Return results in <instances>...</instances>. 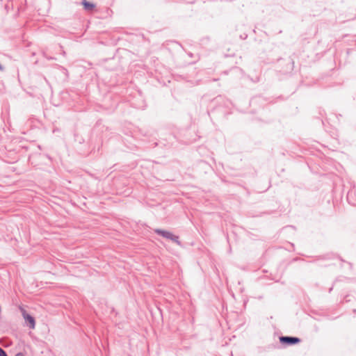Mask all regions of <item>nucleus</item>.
Masks as SVG:
<instances>
[{
  "instance_id": "7",
  "label": "nucleus",
  "mask_w": 356,
  "mask_h": 356,
  "mask_svg": "<svg viewBox=\"0 0 356 356\" xmlns=\"http://www.w3.org/2000/svg\"><path fill=\"white\" fill-rule=\"evenodd\" d=\"M2 70V67L0 65V70Z\"/></svg>"
},
{
  "instance_id": "2",
  "label": "nucleus",
  "mask_w": 356,
  "mask_h": 356,
  "mask_svg": "<svg viewBox=\"0 0 356 356\" xmlns=\"http://www.w3.org/2000/svg\"><path fill=\"white\" fill-rule=\"evenodd\" d=\"M22 313L24 320L29 323V327L31 329H34L35 327V321L34 318L29 315L24 309L22 310Z\"/></svg>"
},
{
  "instance_id": "5",
  "label": "nucleus",
  "mask_w": 356,
  "mask_h": 356,
  "mask_svg": "<svg viewBox=\"0 0 356 356\" xmlns=\"http://www.w3.org/2000/svg\"><path fill=\"white\" fill-rule=\"evenodd\" d=\"M0 356H7L6 352L0 348Z\"/></svg>"
},
{
  "instance_id": "6",
  "label": "nucleus",
  "mask_w": 356,
  "mask_h": 356,
  "mask_svg": "<svg viewBox=\"0 0 356 356\" xmlns=\"http://www.w3.org/2000/svg\"><path fill=\"white\" fill-rule=\"evenodd\" d=\"M15 356H24L22 353L17 354Z\"/></svg>"
},
{
  "instance_id": "4",
  "label": "nucleus",
  "mask_w": 356,
  "mask_h": 356,
  "mask_svg": "<svg viewBox=\"0 0 356 356\" xmlns=\"http://www.w3.org/2000/svg\"><path fill=\"white\" fill-rule=\"evenodd\" d=\"M82 5L83 6L85 10L88 11L92 10L95 6L94 3H90L86 0H83L82 1Z\"/></svg>"
},
{
  "instance_id": "3",
  "label": "nucleus",
  "mask_w": 356,
  "mask_h": 356,
  "mask_svg": "<svg viewBox=\"0 0 356 356\" xmlns=\"http://www.w3.org/2000/svg\"><path fill=\"white\" fill-rule=\"evenodd\" d=\"M280 341L282 343L286 344H296L300 341V339L298 337H280Z\"/></svg>"
},
{
  "instance_id": "1",
  "label": "nucleus",
  "mask_w": 356,
  "mask_h": 356,
  "mask_svg": "<svg viewBox=\"0 0 356 356\" xmlns=\"http://www.w3.org/2000/svg\"><path fill=\"white\" fill-rule=\"evenodd\" d=\"M154 232L159 235L163 236V238L171 240L172 241L176 243L178 245H180V241H179V236L174 235L172 232L163 230L161 229H156Z\"/></svg>"
}]
</instances>
